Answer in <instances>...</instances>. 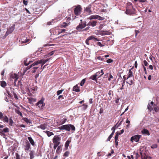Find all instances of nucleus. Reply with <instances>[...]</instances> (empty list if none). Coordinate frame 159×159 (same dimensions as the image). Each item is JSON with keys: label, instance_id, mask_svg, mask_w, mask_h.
I'll list each match as a JSON object with an SVG mask.
<instances>
[{"label": "nucleus", "instance_id": "1", "mask_svg": "<svg viewBox=\"0 0 159 159\" xmlns=\"http://www.w3.org/2000/svg\"><path fill=\"white\" fill-rule=\"evenodd\" d=\"M59 128L60 129H65L68 131H70L71 129L73 131H75V127L71 124L63 125L59 127Z\"/></svg>", "mask_w": 159, "mask_h": 159}, {"label": "nucleus", "instance_id": "2", "mask_svg": "<svg viewBox=\"0 0 159 159\" xmlns=\"http://www.w3.org/2000/svg\"><path fill=\"white\" fill-rule=\"evenodd\" d=\"M86 25V22L85 21H83L79 24L76 27V29L79 31H81V30L84 28Z\"/></svg>", "mask_w": 159, "mask_h": 159}, {"label": "nucleus", "instance_id": "3", "mask_svg": "<svg viewBox=\"0 0 159 159\" xmlns=\"http://www.w3.org/2000/svg\"><path fill=\"white\" fill-rule=\"evenodd\" d=\"M82 10V8L80 5H77L74 9V13L75 15L79 16L80 15Z\"/></svg>", "mask_w": 159, "mask_h": 159}, {"label": "nucleus", "instance_id": "4", "mask_svg": "<svg viewBox=\"0 0 159 159\" xmlns=\"http://www.w3.org/2000/svg\"><path fill=\"white\" fill-rule=\"evenodd\" d=\"M61 140V137L59 135H55L52 139V141L53 143L59 144Z\"/></svg>", "mask_w": 159, "mask_h": 159}, {"label": "nucleus", "instance_id": "5", "mask_svg": "<svg viewBox=\"0 0 159 159\" xmlns=\"http://www.w3.org/2000/svg\"><path fill=\"white\" fill-rule=\"evenodd\" d=\"M141 135H137L132 137L131 138V141L133 142L134 141L136 142H138L139 141V139L140 138Z\"/></svg>", "mask_w": 159, "mask_h": 159}, {"label": "nucleus", "instance_id": "6", "mask_svg": "<svg viewBox=\"0 0 159 159\" xmlns=\"http://www.w3.org/2000/svg\"><path fill=\"white\" fill-rule=\"evenodd\" d=\"M36 105L39 108H42L45 106V104L43 103V100L42 99H41L36 104Z\"/></svg>", "mask_w": 159, "mask_h": 159}, {"label": "nucleus", "instance_id": "7", "mask_svg": "<svg viewBox=\"0 0 159 159\" xmlns=\"http://www.w3.org/2000/svg\"><path fill=\"white\" fill-rule=\"evenodd\" d=\"M42 61L39 60H38L37 61H35L32 64V65H31L30 66H28L27 67V69H30L32 67L34 66H35L38 65L39 64H41V62Z\"/></svg>", "mask_w": 159, "mask_h": 159}, {"label": "nucleus", "instance_id": "8", "mask_svg": "<svg viewBox=\"0 0 159 159\" xmlns=\"http://www.w3.org/2000/svg\"><path fill=\"white\" fill-rule=\"evenodd\" d=\"M30 41L29 39H27V38L25 37H24L21 40H20V44H22L23 43H25L28 42Z\"/></svg>", "mask_w": 159, "mask_h": 159}, {"label": "nucleus", "instance_id": "9", "mask_svg": "<svg viewBox=\"0 0 159 159\" xmlns=\"http://www.w3.org/2000/svg\"><path fill=\"white\" fill-rule=\"evenodd\" d=\"M125 13L126 14L129 15L134 14L135 13L134 10L133 9V10H132L130 9H127L125 12Z\"/></svg>", "mask_w": 159, "mask_h": 159}, {"label": "nucleus", "instance_id": "10", "mask_svg": "<svg viewBox=\"0 0 159 159\" xmlns=\"http://www.w3.org/2000/svg\"><path fill=\"white\" fill-rule=\"evenodd\" d=\"M14 29L15 28L14 26L11 27L10 28L7 30V31L6 33V35H7L8 34L11 33L14 30Z\"/></svg>", "mask_w": 159, "mask_h": 159}, {"label": "nucleus", "instance_id": "11", "mask_svg": "<svg viewBox=\"0 0 159 159\" xmlns=\"http://www.w3.org/2000/svg\"><path fill=\"white\" fill-rule=\"evenodd\" d=\"M97 21H89L87 25L91 26L92 27H94L96 25Z\"/></svg>", "mask_w": 159, "mask_h": 159}, {"label": "nucleus", "instance_id": "12", "mask_svg": "<svg viewBox=\"0 0 159 159\" xmlns=\"http://www.w3.org/2000/svg\"><path fill=\"white\" fill-rule=\"evenodd\" d=\"M84 11L88 14H92V11L91 10V6L90 5L88 6L85 9Z\"/></svg>", "mask_w": 159, "mask_h": 159}, {"label": "nucleus", "instance_id": "13", "mask_svg": "<svg viewBox=\"0 0 159 159\" xmlns=\"http://www.w3.org/2000/svg\"><path fill=\"white\" fill-rule=\"evenodd\" d=\"M141 132L144 135L149 136L150 134L148 130L146 129H143L142 130Z\"/></svg>", "mask_w": 159, "mask_h": 159}, {"label": "nucleus", "instance_id": "14", "mask_svg": "<svg viewBox=\"0 0 159 159\" xmlns=\"http://www.w3.org/2000/svg\"><path fill=\"white\" fill-rule=\"evenodd\" d=\"M73 90L77 92H79L80 91V88L78 87L77 84L76 85L73 87Z\"/></svg>", "mask_w": 159, "mask_h": 159}, {"label": "nucleus", "instance_id": "15", "mask_svg": "<svg viewBox=\"0 0 159 159\" xmlns=\"http://www.w3.org/2000/svg\"><path fill=\"white\" fill-rule=\"evenodd\" d=\"M131 77H133V72L132 71L131 69H130L129 70L128 75L127 77V79H128L129 78Z\"/></svg>", "mask_w": 159, "mask_h": 159}, {"label": "nucleus", "instance_id": "16", "mask_svg": "<svg viewBox=\"0 0 159 159\" xmlns=\"http://www.w3.org/2000/svg\"><path fill=\"white\" fill-rule=\"evenodd\" d=\"M29 102L30 104L32 103L33 102H34L36 101V99L32 98H28Z\"/></svg>", "mask_w": 159, "mask_h": 159}, {"label": "nucleus", "instance_id": "17", "mask_svg": "<svg viewBox=\"0 0 159 159\" xmlns=\"http://www.w3.org/2000/svg\"><path fill=\"white\" fill-rule=\"evenodd\" d=\"M39 128L42 129L44 130L46 129V128H47V126L45 124H43L40 125L39 126Z\"/></svg>", "mask_w": 159, "mask_h": 159}, {"label": "nucleus", "instance_id": "18", "mask_svg": "<svg viewBox=\"0 0 159 159\" xmlns=\"http://www.w3.org/2000/svg\"><path fill=\"white\" fill-rule=\"evenodd\" d=\"M50 59V58L47 59L45 60H43V59L40 60V61H42L41 62V64H42V65H41V68H42V67L43 66L44 64L47 62Z\"/></svg>", "mask_w": 159, "mask_h": 159}, {"label": "nucleus", "instance_id": "19", "mask_svg": "<svg viewBox=\"0 0 159 159\" xmlns=\"http://www.w3.org/2000/svg\"><path fill=\"white\" fill-rule=\"evenodd\" d=\"M34 151H30L29 155L30 156V159H33L34 158Z\"/></svg>", "mask_w": 159, "mask_h": 159}, {"label": "nucleus", "instance_id": "20", "mask_svg": "<svg viewBox=\"0 0 159 159\" xmlns=\"http://www.w3.org/2000/svg\"><path fill=\"white\" fill-rule=\"evenodd\" d=\"M28 139L32 145L34 146V143L32 138L31 137H28Z\"/></svg>", "mask_w": 159, "mask_h": 159}, {"label": "nucleus", "instance_id": "21", "mask_svg": "<svg viewBox=\"0 0 159 159\" xmlns=\"http://www.w3.org/2000/svg\"><path fill=\"white\" fill-rule=\"evenodd\" d=\"M70 142V141L69 140H68L66 141V142L65 144V147L66 150H67L68 149V147L69 146V145Z\"/></svg>", "mask_w": 159, "mask_h": 159}, {"label": "nucleus", "instance_id": "22", "mask_svg": "<svg viewBox=\"0 0 159 159\" xmlns=\"http://www.w3.org/2000/svg\"><path fill=\"white\" fill-rule=\"evenodd\" d=\"M3 120L4 122L7 123L8 121V118L6 116H3L2 117V120Z\"/></svg>", "mask_w": 159, "mask_h": 159}, {"label": "nucleus", "instance_id": "23", "mask_svg": "<svg viewBox=\"0 0 159 159\" xmlns=\"http://www.w3.org/2000/svg\"><path fill=\"white\" fill-rule=\"evenodd\" d=\"M88 39L89 40L94 39V40L98 41V40L93 36H91L89 37Z\"/></svg>", "mask_w": 159, "mask_h": 159}, {"label": "nucleus", "instance_id": "24", "mask_svg": "<svg viewBox=\"0 0 159 159\" xmlns=\"http://www.w3.org/2000/svg\"><path fill=\"white\" fill-rule=\"evenodd\" d=\"M67 119L66 118H64L61 120L60 122V124H64L66 121Z\"/></svg>", "mask_w": 159, "mask_h": 159}, {"label": "nucleus", "instance_id": "25", "mask_svg": "<svg viewBox=\"0 0 159 159\" xmlns=\"http://www.w3.org/2000/svg\"><path fill=\"white\" fill-rule=\"evenodd\" d=\"M97 75H96L95 74L91 76L90 78L92 80H97Z\"/></svg>", "mask_w": 159, "mask_h": 159}, {"label": "nucleus", "instance_id": "26", "mask_svg": "<svg viewBox=\"0 0 159 159\" xmlns=\"http://www.w3.org/2000/svg\"><path fill=\"white\" fill-rule=\"evenodd\" d=\"M1 86L2 87H5L6 86V82L4 81H2L1 83Z\"/></svg>", "mask_w": 159, "mask_h": 159}, {"label": "nucleus", "instance_id": "27", "mask_svg": "<svg viewBox=\"0 0 159 159\" xmlns=\"http://www.w3.org/2000/svg\"><path fill=\"white\" fill-rule=\"evenodd\" d=\"M30 148V145L29 143L27 144L25 146V150H28Z\"/></svg>", "mask_w": 159, "mask_h": 159}, {"label": "nucleus", "instance_id": "28", "mask_svg": "<svg viewBox=\"0 0 159 159\" xmlns=\"http://www.w3.org/2000/svg\"><path fill=\"white\" fill-rule=\"evenodd\" d=\"M105 18L104 17H101L98 15H97L96 19L98 20H104Z\"/></svg>", "mask_w": 159, "mask_h": 159}, {"label": "nucleus", "instance_id": "29", "mask_svg": "<svg viewBox=\"0 0 159 159\" xmlns=\"http://www.w3.org/2000/svg\"><path fill=\"white\" fill-rule=\"evenodd\" d=\"M46 133L48 137H50L51 135H53L54 134L52 132L48 131H46Z\"/></svg>", "mask_w": 159, "mask_h": 159}, {"label": "nucleus", "instance_id": "30", "mask_svg": "<svg viewBox=\"0 0 159 159\" xmlns=\"http://www.w3.org/2000/svg\"><path fill=\"white\" fill-rule=\"evenodd\" d=\"M61 148V146H58L57 147V148L56 152L58 154H59L60 152H61V151L60 150V149Z\"/></svg>", "mask_w": 159, "mask_h": 159}, {"label": "nucleus", "instance_id": "31", "mask_svg": "<svg viewBox=\"0 0 159 159\" xmlns=\"http://www.w3.org/2000/svg\"><path fill=\"white\" fill-rule=\"evenodd\" d=\"M96 16H97V15H92L89 17V19L90 20H91L93 19H96Z\"/></svg>", "mask_w": 159, "mask_h": 159}, {"label": "nucleus", "instance_id": "32", "mask_svg": "<svg viewBox=\"0 0 159 159\" xmlns=\"http://www.w3.org/2000/svg\"><path fill=\"white\" fill-rule=\"evenodd\" d=\"M11 77L13 79H16V78H18V76L16 74H14L11 76Z\"/></svg>", "mask_w": 159, "mask_h": 159}, {"label": "nucleus", "instance_id": "33", "mask_svg": "<svg viewBox=\"0 0 159 159\" xmlns=\"http://www.w3.org/2000/svg\"><path fill=\"white\" fill-rule=\"evenodd\" d=\"M157 144H154L152 145L151 146V148L152 149H154L157 148Z\"/></svg>", "mask_w": 159, "mask_h": 159}, {"label": "nucleus", "instance_id": "34", "mask_svg": "<svg viewBox=\"0 0 159 159\" xmlns=\"http://www.w3.org/2000/svg\"><path fill=\"white\" fill-rule=\"evenodd\" d=\"M70 154V152L68 151H66L65 152L64 154V156H65L66 157H68L69 154Z\"/></svg>", "mask_w": 159, "mask_h": 159}, {"label": "nucleus", "instance_id": "35", "mask_svg": "<svg viewBox=\"0 0 159 159\" xmlns=\"http://www.w3.org/2000/svg\"><path fill=\"white\" fill-rule=\"evenodd\" d=\"M85 79H83L81 81V82L80 83V85L81 86H82L84 84V83H85Z\"/></svg>", "mask_w": 159, "mask_h": 159}, {"label": "nucleus", "instance_id": "36", "mask_svg": "<svg viewBox=\"0 0 159 159\" xmlns=\"http://www.w3.org/2000/svg\"><path fill=\"white\" fill-rule=\"evenodd\" d=\"M154 111L156 112H158L159 111V107H155L154 108Z\"/></svg>", "mask_w": 159, "mask_h": 159}, {"label": "nucleus", "instance_id": "37", "mask_svg": "<svg viewBox=\"0 0 159 159\" xmlns=\"http://www.w3.org/2000/svg\"><path fill=\"white\" fill-rule=\"evenodd\" d=\"M119 134L118 133H116V135L115 136V140H117L118 139Z\"/></svg>", "mask_w": 159, "mask_h": 159}, {"label": "nucleus", "instance_id": "38", "mask_svg": "<svg viewBox=\"0 0 159 159\" xmlns=\"http://www.w3.org/2000/svg\"><path fill=\"white\" fill-rule=\"evenodd\" d=\"M68 25V24L67 23L64 22L61 25V26L63 28H66V26Z\"/></svg>", "mask_w": 159, "mask_h": 159}, {"label": "nucleus", "instance_id": "39", "mask_svg": "<svg viewBox=\"0 0 159 159\" xmlns=\"http://www.w3.org/2000/svg\"><path fill=\"white\" fill-rule=\"evenodd\" d=\"M2 130L4 133H7L9 132V129L7 128H5Z\"/></svg>", "mask_w": 159, "mask_h": 159}, {"label": "nucleus", "instance_id": "40", "mask_svg": "<svg viewBox=\"0 0 159 159\" xmlns=\"http://www.w3.org/2000/svg\"><path fill=\"white\" fill-rule=\"evenodd\" d=\"M25 121L27 123H31V122L27 118H25L24 119Z\"/></svg>", "mask_w": 159, "mask_h": 159}, {"label": "nucleus", "instance_id": "41", "mask_svg": "<svg viewBox=\"0 0 159 159\" xmlns=\"http://www.w3.org/2000/svg\"><path fill=\"white\" fill-rule=\"evenodd\" d=\"M152 106L150 104H149L148 106V108L150 111H151L153 109Z\"/></svg>", "mask_w": 159, "mask_h": 159}, {"label": "nucleus", "instance_id": "42", "mask_svg": "<svg viewBox=\"0 0 159 159\" xmlns=\"http://www.w3.org/2000/svg\"><path fill=\"white\" fill-rule=\"evenodd\" d=\"M127 83L129 84L130 85H131L133 84V80H129V81H127Z\"/></svg>", "mask_w": 159, "mask_h": 159}, {"label": "nucleus", "instance_id": "43", "mask_svg": "<svg viewBox=\"0 0 159 159\" xmlns=\"http://www.w3.org/2000/svg\"><path fill=\"white\" fill-rule=\"evenodd\" d=\"M0 134L1 135H5L2 129H0Z\"/></svg>", "mask_w": 159, "mask_h": 159}, {"label": "nucleus", "instance_id": "44", "mask_svg": "<svg viewBox=\"0 0 159 159\" xmlns=\"http://www.w3.org/2000/svg\"><path fill=\"white\" fill-rule=\"evenodd\" d=\"M63 91V90H60L58 91L57 92V95H59V94H61L62 93V92Z\"/></svg>", "mask_w": 159, "mask_h": 159}, {"label": "nucleus", "instance_id": "45", "mask_svg": "<svg viewBox=\"0 0 159 159\" xmlns=\"http://www.w3.org/2000/svg\"><path fill=\"white\" fill-rule=\"evenodd\" d=\"M83 108L84 110L86 109L88 107V106L87 105L83 104L82 105Z\"/></svg>", "mask_w": 159, "mask_h": 159}, {"label": "nucleus", "instance_id": "46", "mask_svg": "<svg viewBox=\"0 0 159 159\" xmlns=\"http://www.w3.org/2000/svg\"><path fill=\"white\" fill-rule=\"evenodd\" d=\"M97 44L100 47H103L104 46V45L102 44L101 42H98Z\"/></svg>", "mask_w": 159, "mask_h": 159}, {"label": "nucleus", "instance_id": "47", "mask_svg": "<svg viewBox=\"0 0 159 159\" xmlns=\"http://www.w3.org/2000/svg\"><path fill=\"white\" fill-rule=\"evenodd\" d=\"M55 52V51H52L51 52H50L48 55V57H49L50 56H52V55L54 53V52Z\"/></svg>", "mask_w": 159, "mask_h": 159}, {"label": "nucleus", "instance_id": "48", "mask_svg": "<svg viewBox=\"0 0 159 159\" xmlns=\"http://www.w3.org/2000/svg\"><path fill=\"white\" fill-rule=\"evenodd\" d=\"M143 64H144V65L145 66H148V62L145 60H144L143 61Z\"/></svg>", "mask_w": 159, "mask_h": 159}, {"label": "nucleus", "instance_id": "49", "mask_svg": "<svg viewBox=\"0 0 159 159\" xmlns=\"http://www.w3.org/2000/svg\"><path fill=\"white\" fill-rule=\"evenodd\" d=\"M53 144H54L53 148L55 149L58 146V145H59L58 144L55 143H53Z\"/></svg>", "mask_w": 159, "mask_h": 159}, {"label": "nucleus", "instance_id": "50", "mask_svg": "<svg viewBox=\"0 0 159 159\" xmlns=\"http://www.w3.org/2000/svg\"><path fill=\"white\" fill-rule=\"evenodd\" d=\"M3 114L2 112L0 111V119L2 120V117H3Z\"/></svg>", "mask_w": 159, "mask_h": 159}, {"label": "nucleus", "instance_id": "51", "mask_svg": "<svg viewBox=\"0 0 159 159\" xmlns=\"http://www.w3.org/2000/svg\"><path fill=\"white\" fill-rule=\"evenodd\" d=\"M23 2L25 5H27L28 4V1L26 0H23Z\"/></svg>", "mask_w": 159, "mask_h": 159}, {"label": "nucleus", "instance_id": "52", "mask_svg": "<svg viewBox=\"0 0 159 159\" xmlns=\"http://www.w3.org/2000/svg\"><path fill=\"white\" fill-rule=\"evenodd\" d=\"M16 113L20 116H22V114L19 111H17Z\"/></svg>", "mask_w": 159, "mask_h": 159}, {"label": "nucleus", "instance_id": "53", "mask_svg": "<svg viewBox=\"0 0 159 159\" xmlns=\"http://www.w3.org/2000/svg\"><path fill=\"white\" fill-rule=\"evenodd\" d=\"M138 1L140 2H147V0H138Z\"/></svg>", "mask_w": 159, "mask_h": 159}, {"label": "nucleus", "instance_id": "54", "mask_svg": "<svg viewBox=\"0 0 159 159\" xmlns=\"http://www.w3.org/2000/svg\"><path fill=\"white\" fill-rule=\"evenodd\" d=\"M112 62V60L111 59H108L107 61V62L108 63H110Z\"/></svg>", "mask_w": 159, "mask_h": 159}, {"label": "nucleus", "instance_id": "55", "mask_svg": "<svg viewBox=\"0 0 159 159\" xmlns=\"http://www.w3.org/2000/svg\"><path fill=\"white\" fill-rule=\"evenodd\" d=\"M90 28V27L89 26H88L86 28H85V29L83 30L82 31H86L88 30L89 28Z\"/></svg>", "mask_w": 159, "mask_h": 159}, {"label": "nucleus", "instance_id": "56", "mask_svg": "<svg viewBox=\"0 0 159 159\" xmlns=\"http://www.w3.org/2000/svg\"><path fill=\"white\" fill-rule=\"evenodd\" d=\"M53 20H52V21H51L50 22H47V24L48 25H52L53 22Z\"/></svg>", "mask_w": 159, "mask_h": 159}, {"label": "nucleus", "instance_id": "57", "mask_svg": "<svg viewBox=\"0 0 159 159\" xmlns=\"http://www.w3.org/2000/svg\"><path fill=\"white\" fill-rule=\"evenodd\" d=\"M63 98V96L62 95L59 96L58 97V99H62Z\"/></svg>", "mask_w": 159, "mask_h": 159}, {"label": "nucleus", "instance_id": "58", "mask_svg": "<svg viewBox=\"0 0 159 159\" xmlns=\"http://www.w3.org/2000/svg\"><path fill=\"white\" fill-rule=\"evenodd\" d=\"M97 59L99 60L102 61L103 60V58L101 56H99L97 57Z\"/></svg>", "mask_w": 159, "mask_h": 159}, {"label": "nucleus", "instance_id": "59", "mask_svg": "<svg viewBox=\"0 0 159 159\" xmlns=\"http://www.w3.org/2000/svg\"><path fill=\"white\" fill-rule=\"evenodd\" d=\"M53 45V44H45L44 45V47H47V46H52Z\"/></svg>", "mask_w": 159, "mask_h": 159}, {"label": "nucleus", "instance_id": "60", "mask_svg": "<svg viewBox=\"0 0 159 159\" xmlns=\"http://www.w3.org/2000/svg\"><path fill=\"white\" fill-rule=\"evenodd\" d=\"M89 40L87 38L86 39V41H85L86 43L88 45H89Z\"/></svg>", "mask_w": 159, "mask_h": 159}, {"label": "nucleus", "instance_id": "61", "mask_svg": "<svg viewBox=\"0 0 159 159\" xmlns=\"http://www.w3.org/2000/svg\"><path fill=\"white\" fill-rule=\"evenodd\" d=\"M113 76L111 74H110V77L108 79V80L110 81L111 79H112L113 78Z\"/></svg>", "mask_w": 159, "mask_h": 159}, {"label": "nucleus", "instance_id": "62", "mask_svg": "<svg viewBox=\"0 0 159 159\" xmlns=\"http://www.w3.org/2000/svg\"><path fill=\"white\" fill-rule=\"evenodd\" d=\"M117 124L114 127L116 129H117L119 126V125H117Z\"/></svg>", "mask_w": 159, "mask_h": 159}, {"label": "nucleus", "instance_id": "63", "mask_svg": "<svg viewBox=\"0 0 159 159\" xmlns=\"http://www.w3.org/2000/svg\"><path fill=\"white\" fill-rule=\"evenodd\" d=\"M114 134V132H112L111 134L109 135V137H110L111 138Z\"/></svg>", "mask_w": 159, "mask_h": 159}, {"label": "nucleus", "instance_id": "64", "mask_svg": "<svg viewBox=\"0 0 159 159\" xmlns=\"http://www.w3.org/2000/svg\"><path fill=\"white\" fill-rule=\"evenodd\" d=\"M149 68L151 70H152L153 68L152 66L151 65L149 66Z\"/></svg>", "mask_w": 159, "mask_h": 159}]
</instances>
